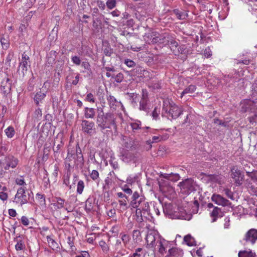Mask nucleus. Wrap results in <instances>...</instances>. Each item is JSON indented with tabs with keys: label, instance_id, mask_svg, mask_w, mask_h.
Segmentation results:
<instances>
[{
	"label": "nucleus",
	"instance_id": "25",
	"mask_svg": "<svg viewBox=\"0 0 257 257\" xmlns=\"http://www.w3.org/2000/svg\"><path fill=\"white\" fill-rule=\"evenodd\" d=\"M238 256V257H256L255 253L250 249L248 250L239 251Z\"/></svg>",
	"mask_w": 257,
	"mask_h": 257
},
{
	"label": "nucleus",
	"instance_id": "11",
	"mask_svg": "<svg viewBox=\"0 0 257 257\" xmlns=\"http://www.w3.org/2000/svg\"><path fill=\"white\" fill-rule=\"evenodd\" d=\"M231 176L233 179L235 183L237 185H241L244 175L241 173L240 170L235 167H233L231 170Z\"/></svg>",
	"mask_w": 257,
	"mask_h": 257
},
{
	"label": "nucleus",
	"instance_id": "27",
	"mask_svg": "<svg viewBox=\"0 0 257 257\" xmlns=\"http://www.w3.org/2000/svg\"><path fill=\"white\" fill-rule=\"evenodd\" d=\"M46 92H42L41 91L37 92L35 95L34 101H35L37 104H39L40 102H41L46 97Z\"/></svg>",
	"mask_w": 257,
	"mask_h": 257
},
{
	"label": "nucleus",
	"instance_id": "18",
	"mask_svg": "<svg viewBox=\"0 0 257 257\" xmlns=\"http://www.w3.org/2000/svg\"><path fill=\"white\" fill-rule=\"evenodd\" d=\"M148 92L146 90H142V98L140 101V110L147 111L148 106Z\"/></svg>",
	"mask_w": 257,
	"mask_h": 257
},
{
	"label": "nucleus",
	"instance_id": "29",
	"mask_svg": "<svg viewBox=\"0 0 257 257\" xmlns=\"http://www.w3.org/2000/svg\"><path fill=\"white\" fill-rule=\"evenodd\" d=\"M196 89V87L194 85H190L186 89H185L181 94V97H182L183 95L188 93H192Z\"/></svg>",
	"mask_w": 257,
	"mask_h": 257
},
{
	"label": "nucleus",
	"instance_id": "43",
	"mask_svg": "<svg viewBox=\"0 0 257 257\" xmlns=\"http://www.w3.org/2000/svg\"><path fill=\"white\" fill-rule=\"evenodd\" d=\"M90 177L93 180H96L99 178V173L97 170H92L91 173L90 174Z\"/></svg>",
	"mask_w": 257,
	"mask_h": 257
},
{
	"label": "nucleus",
	"instance_id": "49",
	"mask_svg": "<svg viewBox=\"0 0 257 257\" xmlns=\"http://www.w3.org/2000/svg\"><path fill=\"white\" fill-rule=\"evenodd\" d=\"M59 171V169L58 165L57 164H55L54 165V169L52 173V176L54 178L55 180H56L57 178Z\"/></svg>",
	"mask_w": 257,
	"mask_h": 257
},
{
	"label": "nucleus",
	"instance_id": "59",
	"mask_svg": "<svg viewBox=\"0 0 257 257\" xmlns=\"http://www.w3.org/2000/svg\"><path fill=\"white\" fill-rule=\"evenodd\" d=\"M21 222L22 223V224L25 226H27L29 225V219L28 218L25 216H23L21 218Z\"/></svg>",
	"mask_w": 257,
	"mask_h": 257
},
{
	"label": "nucleus",
	"instance_id": "45",
	"mask_svg": "<svg viewBox=\"0 0 257 257\" xmlns=\"http://www.w3.org/2000/svg\"><path fill=\"white\" fill-rule=\"evenodd\" d=\"M113 77L114 78L115 81L117 83L121 82L123 79V74L121 73L117 74L115 76H113Z\"/></svg>",
	"mask_w": 257,
	"mask_h": 257
},
{
	"label": "nucleus",
	"instance_id": "55",
	"mask_svg": "<svg viewBox=\"0 0 257 257\" xmlns=\"http://www.w3.org/2000/svg\"><path fill=\"white\" fill-rule=\"evenodd\" d=\"M249 11L251 13L254 18V20L255 23H257V9H254L251 8V9H249Z\"/></svg>",
	"mask_w": 257,
	"mask_h": 257
},
{
	"label": "nucleus",
	"instance_id": "64",
	"mask_svg": "<svg viewBox=\"0 0 257 257\" xmlns=\"http://www.w3.org/2000/svg\"><path fill=\"white\" fill-rule=\"evenodd\" d=\"M107 215L109 217H111L113 216L115 214V210L114 209H111L109 210H108L107 212Z\"/></svg>",
	"mask_w": 257,
	"mask_h": 257
},
{
	"label": "nucleus",
	"instance_id": "24",
	"mask_svg": "<svg viewBox=\"0 0 257 257\" xmlns=\"http://www.w3.org/2000/svg\"><path fill=\"white\" fill-rule=\"evenodd\" d=\"M161 176L164 178L174 182L178 181L180 177L178 174L173 173L161 174Z\"/></svg>",
	"mask_w": 257,
	"mask_h": 257
},
{
	"label": "nucleus",
	"instance_id": "35",
	"mask_svg": "<svg viewBox=\"0 0 257 257\" xmlns=\"http://www.w3.org/2000/svg\"><path fill=\"white\" fill-rule=\"evenodd\" d=\"M6 135L8 138H11L15 135V131L13 127L9 126L5 130Z\"/></svg>",
	"mask_w": 257,
	"mask_h": 257
},
{
	"label": "nucleus",
	"instance_id": "54",
	"mask_svg": "<svg viewBox=\"0 0 257 257\" xmlns=\"http://www.w3.org/2000/svg\"><path fill=\"white\" fill-rule=\"evenodd\" d=\"M121 189L126 194H131L132 193V190L129 188L126 185H124L121 187Z\"/></svg>",
	"mask_w": 257,
	"mask_h": 257
},
{
	"label": "nucleus",
	"instance_id": "4",
	"mask_svg": "<svg viewBox=\"0 0 257 257\" xmlns=\"http://www.w3.org/2000/svg\"><path fill=\"white\" fill-rule=\"evenodd\" d=\"M19 160L13 156H8L0 159V173L5 170L15 168L18 165Z\"/></svg>",
	"mask_w": 257,
	"mask_h": 257
},
{
	"label": "nucleus",
	"instance_id": "50",
	"mask_svg": "<svg viewBox=\"0 0 257 257\" xmlns=\"http://www.w3.org/2000/svg\"><path fill=\"white\" fill-rule=\"evenodd\" d=\"M142 250V248H137L135 250V252L131 255V257H140L141 254L140 253V252H141Z\"/></svg>",
	"mask_w": 257,
	"mask_h": 257
},
{
	"label": "nucleus",
	"instance_id": "20",
	"mask_svg": "<svg viewBox=\"0 0 257 257\" xmlns=\"http://www.w3.org/2000/svg\"><path fill=\"white\" fill-rule=\"evenodd\" d=\"M169 38L167 37V44L170 45L171 49L175 53V55L177 54V52H176V49L178 50V52L182 53L183 50L181 49L179 50V48H177L178 47V42L173 40V39H168Z\"/></svg>",
	"mask_w": 257,
	"mask_h": 257
},
{
	"label": "nucleus",
	"instance_id": "40",
	"mask_svg": "<svg viewBox=\"0 0 257 257\" xmlns=\"http://www.w3.org/2000/svg\"><path fill=\"white\" fill-rule=\"evenodd\" d=\"M120 235L122 241H123L124 245H126L127 243H128L130 240V236L126 234H121Z\"/></svg>",
	"mask_w": 257,
	"mask_h": 257
},
{
	"label": "nucleus",
	"instance_id": "19",
	"mask_svg": "<svg viewBox=\"0 0 257 257\" xmlns=\"http://www.w3.org/2000/svg\"><path fill=\"white\" fill-rule=\"evenodd\" d=\"M83 131L89 134H91L93 131L94 123L87 120H83L82 122Z\"/></svg>",
	"mask_w": 257,
	"mask_h": 257
},
{
	"label": "nucleus",
	"instance_id": "21",
	"mask_svg": "<svg viewBox=\"0 0 257 257\" xmlns=\"http://www.w3.org/2000/svg\"><path fill=\"white\" fill-rule=\"evenodd\" d=\"M204 179L210 183L221 184V176L218 175H207L205 176Z\"/></svg>",
	"mask_w": 257,
	"mask_h": 257
},
{
	"label": "nucleus",
	"instance_id": "33",
	"mask_svg": "<svg viewBox=\"0 0 257 257\" xmlns=\"http://www.w3.org/2000/svg\"><path fill=\"white\" fill-rule=\"evenodd\" d=\"M84 188V183L82 180H79L77 185V193L81 194Z\"/></svg>",
	"mask_w": 257,
	"mask_h": 257
},
{
	"label": "nucleus",
	"instance_id": "17",
	"mask_svg": "<svg viewBox=\"0 0 257 257\" xmlns=\"http://www.w3.org/2000/svg\"><path fill=\"white\" fill-rule=\"evenodd\" d=\"M76 160V157L75 155L68 151L65 161L66 165H68L69 168L74 166L76 167V164H75Z\"/></svg>",
	"mask_w": 257,
	"mask_h": 257
},
{
	"label": "nucleus",
	"instance_id": "38",
	"mask_svg": "<svg viewBox=\"0 0 257 257\" xmlns=\"http://www.w3.org/2000/svg\"><path fill=\"white\" fill-rule=\"evenodd\" d=\"M141 232L139 230H135L133 232V238L136 241L140 239Z\"/></svg>",
	"mask_w": 257,
	"mask_h": 257
},
{
	"label": "nucleus",
	"instance_id": "10",
	"mask_svg": "<svg viewBox=\"0 0 257 257\" xmlns=\"http://www.w3.org/2000/svg\"><path fill=\"white\" fill-rule=\"evenodd\" d=\"M107 100L112 111H116L117 112L124 111V108L121 102L117 101L114 96L109 95L107 98Z\"/></svg>",
	"mask_w": 257,
	"mask_h": 257
},
{
	"label": "nucleus",
	"instance_id": "7",
	"mask_svg": "<svg viewBox=\"0 0 257 257\" xmlns=\"http://www.w3.org/2000/svg\"><path fill=\"white\" fill-rule=\"evenodd\" d=\"M120 159L126 163H135L137 160L136 155L125 149H123L120 152Z\"/></svg>",
	"mask_w": 257,
	"mask_h": 257
},
{
	"label": "nucleus",
	"instance_id": "60",
	"mask_svg": "<svg viewBox=\"0 0 257 257\" xmlns=\"http://www.w3.org/2000/svg\"><path fill=\"white\" fill-rule=\"evenodd\" d=\"M75 257H90V255L88 251H81L80 254L77 255Z\"/></svg>",
	"mask_w": 257,
	"mask_h": 257
},
{
	"label": "nucleus",
	"instance_id": "57",
	"mask_svg": "<svg viewBox=\"0 0 257 257\" xmlns=\"http://www.w3.org/2000/svg\"><path fill=\"white\" fill-rule=\"evenodd\" d=\"M124 63L129 67H133L135 65V62L133 60L130 59L125 60Z\"/></svg>",
	"mask_w": 257,
	"mask_h": 257
},
{
	"label": "nucleus",
	"instance_id": "63",
	"mask_svg": "<svg viewBox=\"0 0 257 257\" xmlns=\"http://www.w3.org/2000/svg\"><path fill=\"white\" fill-rule=\"evenodd\" d=\"M176 15L177 16L178 18L180 20L184 19L187 16V14L184 13H176Z\"/></svg>",
	"mask_w": 257,
	"mask_h": 257
},
{
	"label": "nucleus",
	"instance_id": "8",
	"mask_svg": "<svg viewBox=\"0 0 257 257\" xmlns=\"http://www.w3.org/2000/svg\"><path fill=\"white\" fill-rule=\"evenodd\" d=\"M29 59V57L25 52L22 54V59L20 60L19 67V70L21 71V73L23 76L25 75L28 68L30 67V62Z\"/></svg>",
	"mask_w": 257,
	"mask_h": 257
},
{
	"label": "nucleus",
	"instance_id": "51",
	"mask_svg": "<svg viewBox=\"0 0 257 257\" xmlns=\"http://www.w3.org/2000/svg\"><path fill=\"white\" fill-rule=\"evenodd\" d=\"M36 0H27L25 4V7L27 9L30 8L35 3Z\"/></svg>",
	"mask_w": 257,
	"mask_h": 257
},
{
	"label": "nucleus",
	"instance_id": "36",
	"mask_svg": "<svg viewBox=\"0 0 257 257\" xmlns=\"http://www.w3.org/2000/svg\"><path fill=\"white\" fill-rule=\"evenodd\" d=\"M84 100L90 103H94L95 102L96 99L92 93H88L87 94Z\"/></svg>",
	"mask_w": 257,
	"mask_h": 257
},
{
	"label": "nucleus",
	"instance_id": "22",
	"mask_svg": "<svg viewBox=\"0 0 257 257\" xmlns=\"http://www.w3.org/2000/svg\"><path fill=\"white\" fill-rule=\"evenodd\" d=\"M65 203L64 199L60 197H56L52 205L56 209H60L64 207Z\"/></svg>",
	"mask_w": 257,
	"mask_h": 257
},
{
	"label": "nucleus",
	"instance_id": "13",
	"mask_svg": "<svg viewBox=\"0 0 257 257\" xmlns=\"http://www.w3.org/2000/svg\"><path fill=\"white\" fill-rule=\"evenodd\" d=\"M211 200L217 205L222 206H228L230 204L228 200L219 194H213L211 197Z\"/></svg>",
	"mask_w": 257,
	"mask_h": 257
},
{
	"label": "nucleus",
	"instance_id": "58",
	"mask_svg": "<svg viewBox=\"0 0 257 257\" xmlns=\"http://www.w3.org/2000/svg\"><path fill=\"white\" fill-rule=\"evenodd\" d=\"M67 243L70 247V248L73 250L74 246V242L72 238L70 236L68 237L67 238Z\"/></svg>",
	"mask_w": 257,
	"mask_h": 257
},
{
	"label": "nucleus",
	"instance_id": "6",
	"mask_svg": "<svg viewBox=\"0 0 257 257\" xmlns=\"http://www.w3.org/2000/svg\"><path fill=\"white\" fill-rule=\"evenodd\" d=\"M179 185L182 193L186 195H188L195 191L197 186L195 182L192 179H186L180 182Z\"/></svg>",
	"mask_w": 257,
	"mask_h": 257
},
{
	"label": "nucleus",
	"instance_id": "9",
	"mask_svg": "<svg viewBox=\"0 0 257 257\" xmlns=\"http://www.w3.org/2000/svg\"><path fill=\"white\" fill-rule=\"evenodd\" d=\"M241 111L244 112L254 111L256 108L255 103L250 99L243 100L240 103Z\"/></svg>",
	"mask_w": 257,
	"mask_h": 257
},
{
	"label": "nucleus",
	"instance_id": "32",
	"mask_svg": "<svg viewBox=\"0 0 257 257\" xmlns=\"http://www.w3.org/2000/svg\"><path fill=\"white\" fill-rule=\"evenodd\" d=\"M130 125L134 131L138 129H141V122L140 120H135L133 122H131Z\"/></svg>",
	"mask_w": 257,
	"mask_h": 257
},
{
	"label": "nucleus",
	"instance_id": "39",
	"mask_svg": "<svg viewBox=\"0 0 257 257\" xmlns=\"http://www.w3.org/2000/svg\"><path fill=\"white\" fill-rule=\"evenodd\" d=\"M107 7L109 9H112L116 6L115 0H108L106 3Z\"/></svg>",
	"mask_w": 257,
	"mask_h": 257
},
{
	"label": "nucleus",
	"instance_id": "56",
	"mask_svg": "<svg viewBox=\"0 0 257 257\" xmlns=\"http://www.w3.org/2000/svg\"><path fill=\"white\" fill-rule=\"evenodd\" d=\"M109 163L113 169H116L118 168V164L117 162L114 159H111L109 161Z\"/></svg>",
	"mask_w": 257,
	"mask_h": 257
},
{
	"label": "nucleus",
	"instance_id": "23",
	"mask_svg": "<svg viewBox=\"0 0 257 257\" xmlns=\"http://www.w3.org/2000/svg\"><path fill=\"white\" fill-rule=\"evenodd\" d=\"M47 240L49 246L54 250L58 251L59 249L58 243L52 237L49 236H47Z\"/></svg>",
	"mask_w": 257,
	"mask_h": 257
},
{
	"label": "nucleus",
	"instance_id": "28",
	"mask_svg": "<svg viewBox=\"0 0 257 257\" xmlns=\"http://www.w3.org/2000/svg\"><path fill=\"white\" fill-rule=\"evenodd\" d=\"M251 96L252 99H257V78L252 85Z\"/></svg>",
	"mask_w": 257,
	"mask_h": 257
},
{
	"label": "nucleus",
	"instance_id": "2",
	"mask_svg": "<svg viewBox=\"0 0 257 257\" xmlns=\"http://www.w3.org/2000/svg\"><path fill=\"white\" fill-rule=\"evenodd\" d=\"M130 206L137 209L136 214L138 216L141 215L142 211H147L149 208L148 203L145 201L143 197H140L136 191L133 193Z\"/></svg>",
	"mask_w": 257,
	"mask_h": 257
},
{
	"label": "nucleus",
	"instance_id": "1",
	"mask_svg": "<svg viewBox=\"0 0 257 257\" xmlns=\"http://www.w3.org/2000/svg\"><path fill=\"white\" fill-rule=\"evenodd\" d=\"M146 246L153 248L162 255H164L171 247V243L164 239L155 229H148L146 236Z\"/></svg>",
	"mask_w": 257,
	"mask_h": 257
},
{
	"label": "nucleus",
	"instance_id": "34",
	"mask_svg": "<svg viewBox=\"0 0 257 257\" xmlns=\"http://www.w3.org/2000/svg\"><path fill=\"white\" fill-rule=\"evenodd\" d=\"M16 184L18 185L21 186V187H26V183L22 176H20L16 179Z\"/></svg>",
	"mask_w": 257,
	"mask_h": 257
},
{
	"label": "nucleus",
	"instance_id": "3",
	"mask_svg": "<svg viewBox=\"0 0 257 257\" xmlns=\"http://www.w3.org/2000/svg\"><path fill=\"white\" fill-rule=\"evenodd\" d=\"M32 194V192L26 191V187H20L15 196L14 202L22 206L29 202Z\"/></svg>",
	"mask_w": 257,
	"mask_h": 257
},
{
	"label": "nucleus",
	"instance_id": "5",
	"mask_svg": "<svg viewBox=\"0 0 257 257\" xmlns=\"http://www.w3.org/2000/svg\"><path fill=\"white\" fill-rule=\"evenodd\" d=\"M144 40L148 44L164 43L166 39L165 36H161L156 32H150L144 36Z\"/></svg>",
	"mask_w": 257,
	"mask_h": 257
},
{
	"label": "nucleus",
	"instance_id": "52",
	"mask_svg": "<svg viewBox=\"0 0 257 257\" xmlns=\"http://www.w3.org/2000/svg\"><path fill=\"white\" fill-rule=\"evenodd\" d=\"M99 245H100L102 250L104 251H107L108 250V247L107 245L106 244V243L104 241H100Z\"/></svg>",
	"mask_w": 257,
	"mask_h": 257
},
{
	"label": "nucleus",
	"instance_id": "46",
	"mask_svg": "<svg viewBox=\"0 0 257 257\" xmlns=\"http://www.w3.org/2000/svg\"><path fill=\"white\" fill-rule=\"evenodd\" d=\"M246 173L247 176L251 178V179L252 180L257 181V172H254L252 173L247 172Z\"/></svg>",
	"mask_w": 257,
	"mask_h": 257
},
{
	"label": "nucleus",
	"instance_id": "53",
	"mask_svg": "<svg viewBox=\"0 0 257 257\" xmlns=\"http://www.w3.org/2000/svg\"><path fill=\"white\" fill-rule=\"evenodd\" d=\"M230 218L228 217H226L224 218V228L228 229L230 226Z\"/></svg>",
	"mask_w": 257,
	"mask_h": 257
},
{
	"label": "nucleus",
	"instance_id": "30",
	"mask_svg": "<svg viewBox=\"0 0 257 257\" xmlns=\"http://www.w3.org/2000/svg\"><path fill=\"white\" fill-rule=\"evenodd\" d=\"M26 248L25 242L22 240H17V243L15 245V249L17 251L24 250Z\"/></svg>",
	"mask_w": 257,
	"mask_h": 257
},
{
	"label": "nucleus",
	"instance_id": "31",
	"mask_svg": "<svg viewBox=\"0 0 257 257\" xmlns=\"http://www.w3.org/2000/svg\"><path fill=\"white\" fill-rule=\"evenodd\" d=\"M220 211L221 209L217 207L214 208L213 211L211 213V216L212 217L211 221L212 222H214L217 220V216Z\"/></svg>",
	"mask_w": 257,
	"mask_h": 257
},
{
	"label": "nucleus",
	"instance_id": "62",
	"mask_svg": "<svg viewBox=\"0 0 257 257\" xmlns=\"http://www.w3.org/2000/svg\"><path fill=\"white\" fill-rule=\"evenodd\" d=\"M8 194L4 192H0V199L3 201L7 200L8 199Z\"/></svg>",
	"mask_w": 257,
	"mask_h": 257
},
{
	"label": "nucleus",
	"instance_id": "48",
	"mask_svg": "<svg viewBox=\"0 0 257 257\" xmlns=\"http://www.w3.org/2000/svg\"><path fill=\"white\" fill-rule=\"evenodd\" d=\"M72 62L76 65H79L81 63V60L80 58L77 56H74L71 58Z\"/></svg>",
	"mask_w": 257,
	"mask_h": 257
},
{
	"label": "nucleus",
	"instance_id": "47",
	"mask_svg": "<svg viewBox=\"0 0 257 257\" xmlns=\"http://www.w3.org/2000/svg\"><path fill=\"white\" fill-rule=\"evenodd\" d=\"M136 176H129L127 178L126 182L127 184L132 185L136 181Z\"/></svg>",
	"mask_w": 257,
	"mask_h": 257
},
{
	"label": "nucleus",
	"instance_id": "42",
	"mask_svg": "<svg viewBox=\"0 0 257 257\" xmlns=\"http://www.w3.org/2000/svg\"><path fill=\"white\" fill-rule=\"evenodd\" d=\"M70 175L67 174L66 176H64L63 179V184L65 185L66 186L69 187V189L71 188V186L69 185L70 182Z\"/></svg>",
	"mask_w": 257,
	"mask_h": 257
},
{
	"label": "nucleus",
	"instance_id": "15",
	"mask_svg": "<svg viewBox=\"0 0 257 257\" xmlns=\"http://www.w3.org/2000/svg\"><path fill=\"white\" fill-rule=\"evenodd\" d=\"M183 255V250L180 248L171 247L169 248L168 253L165 257H182Z\"/></svg>",
	"mask_w": 257,
	"mask_h": 257
},
{
	"label": "nucleus",
	"instance_id": "44",
	"mask_svg": "<svg viewBox=\"0 0 257 257\" xmlns=\"http://www.w3.org/2000/svg\"><path fill=\"white\" fill-rule=\"evenodd\" d=\"M1 43L2 47L4 49H7L9 47V43L8 41L4 38H2L1 39Z\"/></svg>",
	"mask_w": 257,
	"mask_h": 257
},
{
	"label": "nucleus",
	"instance_id": "16",
	"mask_svg": "<svg viewBox=\"0 0 257 257\" xmlns=\"http://www.w3.org/2000/svg\"><path fill=\"white\" fill-rule=\"evenodd\" d=\"M75 155L76 157V160L75 162L76 167L82 168L83 166L84 161L81 153V149L78 146L76 147V155Z\"/></svg>",
	"mask_w": 257,
	"mask_h": 257
},
{
	"label": "nucleus",
	"instance_id": "14",
	"mask_svg": "<svg viewBox=\"0 0 257 257\" xmlns=\"http://www.w3.org/2000/svg\"><path fill=\"white\" fill-rule=\"evenodd\" d=\"M107 113H99L98 115L97 122L98 125L102 129L109 127V120L107 117Z\"/></svg>",
	"mask_w": 257,
	"mask_h": 257
},
{
	"label": "nucleus",
	"instance_id": "41",
	"mask_svg": "<svg viewBox=\"0 0 257 257\" xmlns=\"http://www.w3.org/2000/svg\"><path fill=\"white\" fill-rule=\"evenodd\" d=\"M125 199H126L124 198V199L118 200V203H119L121 208L124 210H126L127 208V203H126V201Z\"/></svg>",
	"mask_w": 257,
	"mask_h": 257
},
{
	"label": "nucleus",
	"instance_id": "61",
	"mask_svg": "<svg viewBox=\"0 0 257 257\" xmlns=\"http://www.w3.org/2000/svg\"><path fill=\"white\" fill-rule=\"evenodd\" d=\"M212 55V53L211 50L209 48H206L204 51V56L206 58H208L211 56Z\"/></svg>",
	"mask_w": 257,
	"mask_h": 257
},
{
	"label": "nucleus",
	"instance_id": "37",
	"mask_svg": "<svg viewBox=\"0 0 257 257\" xmlns=\"http://www.w3.org/2000/svg\"><path fill=\"white\" fill-rule=\"evenodd\" d=\"M37 197L38 199L39 200L40 205H44V206L46 205V200H45V197L44 195L37 194Z\"/></svg>",
	"mask_w": 257,
	"mask_h": 257
},
{
	"label": "nucleus",
	"instance_id": "12",
	"mask_svg": "<svg viewBox=\"0 0 257 257\" xmlns=\"http://www.w3.org/2000/svg\"><path fill=\"white\" fill-rule=\"evenodd\" d=\"M244 240L246 242L254 244L257 240V229H250L245 234Z\"/></svg>",
	"mask_w": 257,
	"mask_h": 257
},
{
	"label": "nucleus",
	"instance_id": "26",
	"mask_svg": "<svg viewBox=\"0 0 257 257\" xmlns=\"http://www.w3.org/2000/svg\"><path fill=\"white\" fill-rule=\"evenodd\" d=\"M184 241L188 246H192L196 245V244L195 239L190 234L185 236Z\"/></svg>",
	"mask_w": 257,
	"mask_h": 257
}]
</instances>
